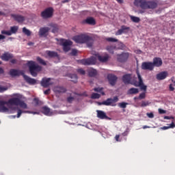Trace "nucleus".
Wrapping results in <instances>:
<instances>
[{
    "label": "nucleus",
    "instance_id": "f03ea898",
    "mask_svg": "<svg viewBox=\"0 0 175 175\" xmlns=\"http://www.w3.org/2000/svg\"><path fill=\"white\" fill-rule=\"evenodd\" d=\"M73 40L76 43H86L88 47H92V44H94V39L92 37L88 36L86 34H81L73 38Z\"/></svg>",
    "mask_w": 175,
    "mask_h": 175
},
{
    "label": "nucleus",
    "instance_id": "8fccbe9b",
    "mask_svg": "<svg viewBox=\"0 0 175 175\" xmlns=\"http://www.w3.org/2000/svg\"><path fill=\"white\" fill-rule=\"evenodd\" d=\"M146 98V93H141L139 96V99H144Z\"/></svg>",
    "mask_w": 175,
    "mask_h": 175
},
{
    "label": "nucleus",
    "instance_id": "bb28decb",
    "mask_svg": "<svg viewBox=\"0 0 175 175\" xmlns=\"http://www.w3.org/2000/svg\"><path fill=\"white\" fill-rule=\"evenodd\" d=\"M42 110L43 114H44L45 116H52L53 114V112H51L49 107H46V106L42 107Z\"/></svg>",
    "mask_w": 175,
    "mask_h": 175
},
{
    "label": "nucleus",
    "instance_id": "a211bd4d",
    "mask_svg": "<svg viewBox=\"0 0 175 175\" xmlns=\"http://www.w3.org/2000/svg\"><path fill=\"white\" fill-rule=\"evenodd\" d=\"M11 17H12L15 21H17V23H23V21H25V16L23 15L12 14Z\"/></svg>",
    "mask_w": 175,
    "mask_h": 175
},
{
    "label": "nucleus",
    "instance_id": "49530a36",
    "mask_svg": "<svg viewBox=\"0 0 175 175\" xmlns=\"http://www.w3.org/2000/svg\"><path fill=\"white\" fill-rule=\"evenodd\" d=\"M148 105H150V103H148V101H142L141 104V107H146V106H148Z\"/></svg>",
    "mask_w": 175,
    "mask_h": 175
},
{
    "label": "nucleus",
    "instance_id": "5fc2aeb1",
    "mask_svg": "<svg viewBox=\"0 0 175 175\" xmlns=\"http://www.w3.org/2000/svg\"><path fill=\"white\" fill-rule=\"evenodd\" d=\"M164 120H174L173 116H164Z\"/></svg>",
    "mask_w": 175,
    "mask_h": 175
},
{
    "label": "nucleus",
    "instance_id": "f704fd0d",
    "mask_svg": "<svg viewBox=\"0 0 175 175\" xmlns=\"http://www.w3.org/2000/svg\"><path fill=\"white\" fill-rule=\"evenodd\" d=\"M17 31H18V27L14 26L10 27V31L11 32V35H12V33H16Z\"/></svg>",
    "mask_w": 175,
    "mask_h": 175
},
{
    "label": "nucleus",
    "instance_id": "a878e982",
    "mask_svg": "<svg viewBox=\"0 0 175 175\" xmlns=\"http://www.w3.org/2000/svg\"><path fill=\"white\" fill-rule=\"evenodd\" d=\"M50 31V28L49 27H41L39 31L40 36H46V33Z\"/></svg>",
    "mask_w": 175,
    "mask_h": 175
},
{
    "label": "nucleus",
    "instance_id": "f257e3e1",
    "mask_svg": "<svg viewBox=\"0 0 175 175\" xmlns=\"http://www.w3.org/2000/svg\"><path fill=\"white\" fill-rule=\"evenodd\" d=\"M10 75L12 77H18V76H23L24 79L29 84H31V85L36 84V79H32V78L28 77V75H26L24 73L23 70H16V69L12 68L11 70H10Z\"/></svg>",
    "mask_w": 175,
    "mask_h": 175
},
{
    "label": "nucleus",
    "instance_id": "9d476101",
    "mask_svg": "<svg viewBox=\"0 0 175 175\" xmlns=\"http://www.w3.org/2000/svg\"><path fill=\"white\" fill-rule=\"evenodd\" d=\"M143 70H154V64L151 62H144L141 66Z\"/></svg>",
    "mask_w": 175,
    "mask_h": 175
},
{
    "label": "nucleus",
    "instance_id": "393cba45",
    "mask_svg": "<svg viewBox=\"0 0 175 175\" xmlns=\"http://www.w3.org/2000/svg\"><path fill=\"white\" fill-rule=\"evenodd\" d=\"M96 57L97 58V59H98V61L100 62H107V61H109V56L108 55H105V56H102L99 54L96 55Z\"/></svg>",
    "mask_w": 175,
    "mask_h": 175
},
{
    "label": "nucleus",
    "instance_id": "bf43d9fd",
    "mask_svg": "<svg viewBox=\"0 0 175 175\" xmlns=\"http://www.w3.org/2000/svg\"><path fill=\"white\" fill-rule=\"evenodd\" d=\"M170 126L169 128H175V124H174V122H172L170 124H169Z\"/></svg>",
    "mask_w": 175,
    "mask_h": 175
},
{
    "label": "nucleus",
    "instance_id": "864d4df0",
    "mask_svg": "<svg viewBox=\"0 0 175 175\" xmlns=\"http://www.w3.org/2000/svg\"><path fill=\"white\" fill-rule=\"evenodd\" d=\"M102 88H95L94 89V91H95L96 92H100L101 91H102Z\"/></svg>",
    "mask_w": 175,
    "mask_h": 175
},
{
    "label": "nucleus",
    "instance_id": "0e129e2a",
    "mask_svg": "<svg viewBox=\"0 0 175 175\" xmlns=\"http://www.w3.org/2000/svg\"><path fill=\"white\" fill-rule=\"evenodd\" d=\"M5 73V71L3 70V68H0V75H3Z\"/></svg>",
    "mask_w": 175,
    "mask_h": 175
},
{
    "label": "nucleus",
    "instance_id": "aec40b11",
    "mask_svg": "<svg viewBox=\"0 0 175 175\" xmlns=\"http://www.w3.org/2000/svg\"><path fill=\"white\" fill-rule=\"evenodd\" d=\"M82 24H88V25H95L96 24V21L92 16L88 17L86 19L82 21Z\"/></svg>",
    "mask_w": 175,
    "mask_h": 175
},
{
    "label": "nucleus",
    "instance_id": "20e7f679",
    "mask_svg": "<svg viewBox=\"0 0 175 175\" xmlns=\"http://www.w3.org/2000/svg\"><path fill=\"white\" fill-rule=\"evenodd\" d=\"M27 66L29 68L30 75H31L33 77H36V76H38V73L39 72H42V66H39L33 61H29L27 62Z\"/></svg>",
    "mask_w": 175,
    "mask_h": 175
},
{
    "label": "nucleus",
    "instance_id": "09e8293b",
    "mask_svg": "<svg viewBox=\"0 0 175 175\" xmlns=\"http://www.w3.org/2000/svg\"><path fill=\"white\" fill-rule=\"evenodd\" d=\"M5 91H8V88L0 85V92H5Z\"/></svg>",
    "mask_w": 175,
    "mask_h": 175
},
{
    "label": "nucleus",
    "instance_id": "69168bd1",
    "mask_svg": "<svg viewBox=\"0 0 175 175\" xmlns=\"http://www.w3.org/2000/svg\"><path fill=\"white\" fill-rule=\"evenodd\" d=\"M122 136H128V131H124V132L122 133Z\"/></svg>",
    "mask_w": 175,
    "mask_h": 175
},
{
    "label": "nucleus",
    "instance_id": "37998d69",
    "mask_svg": "<svg viewBox=\"0 0 175 175\" xmlns=\"http://www.w3.org/2000/svg\"><path fill=\"white\" fill-rule=\"evenodd\" d=\"M66 100L68 103H73V101L75 100V97L70 96L67 97Z\"/></svg>",
    "mask_w": 175,
    "mask_h": 175
},
{
    "label": "nucleus",
    "instance_id": "6e6d98bb",
    "mask_svg": "<svg viewBox=\"0 0 175 175\" xmlns=\"http://www.w3.org/2000/svg\"><path fill=\"white\" fill-rule=\"evenodd\" d=\"M147 116L149 118H154V113H148Z\"/></svg>",
    "mask_w": 175,
    "mask_h": 175
},
{
    "label": "nucleus",
    "instance_id": "c03bdc74",
    "mask_svg": "<svg viewBox=\"0 0 175 175\" xmlns=\"http://www.w3.org/2000/svg\"><path fill=\"white\" fill-rule=\"evenodd\" d=\"M1 33L3 35H8V36H12V32L10 31L3 30L1 31Z\"/></svg>",
    "mask_w": 175,
    "mask_h": 175
},
{
    "label": "nucleus",
    "instance_id": "774afa93",
    "mask_svg": "<svg viewBox=\"0 0 175 175\" xmlns=\"http://www.w3.org/2000/svg\"><path fill=\"white\" fill-rule=\"evenodd\" d=\"M0 16H6V14L3 12L0 11Z\"/></svg>",
    "mask_w": 175,
    "mask_h": 175
},
{
    "label": "nucleus",
    "instance_id": "1a4fd4ad",
    "mask_svg": "<svg viewBox=\"0 0 175 175\" xmlns=\"http://www.w3.org/2000/svg\"><path fill=\"white\" fill-rule=\"evenodd\" d=\"M80 64L82 65H95L96 64V57H91L88 59H83L79 60Z\"/></svg>",
    "mask_w": 175,
    "mask_h": 175
},
{
    "label": "nucleus",
    "instance_id": "72a5a7b5",
    "mask_svg": "<svg viewBox=\"0 0 175 175\" xmlns=\"http://www.w3.org/2000/svg\"><path fill=\"white\" fill-rule=\"evenodd\" d=\"M50 27H51L52 29V32L53 33H57L58 32V25L55 24H51Z\"/></svg>",
    "mask_w": 175,
    "mask_h": 175
},
{
    "label": "nucleus",
    "instance_id": "a19ab883",
    "mask_svg": "<svg viewBox=\"0 0 175 175\" xmlns=\"http://www.w3.org/2000/svg\"><path fill=\"white\" fill-rule=\"evenodd\" d=\"M106 41L111 42V43H116V42H118V40L116 38H107Z\"/></svg>",
    "mask_w": 175,
    "mask_h": 175
},
{
    "label": "nucleus",
    "instance_id": "b1692460",
    "mask_svg": "<svg viewBox=\"0 0 175 175\" xmlns=\"http://www.w3.org/2000/svg\"><path fill=\"white\" fill-rule=\"evenodd\" d=\"M167 77V72L163 71L157 75L156 79L157 80H165Z\"/></svg>",
    "mask_w": 175,
    "mask_h": 175
},
{
    "label": "nucleus",
    "instance_id": "4d7b16f0",
    "mask_svg": "<svg viewBox=\"0 0 175 175\" xmlns=\"http://www.w3.org/2000/svg\"><path fill=\"white\" fill-rule=\"evenodd\" d=\"M169 90L170 91H174V88H173V84H170Z\"/></svg>",
    "mask_w": 175,
    "mask_h": 175
},
{
    "label": "nucleus",
    "instance_id": "603ef678",
    "mask_svg": "<svg viewBox=\"0 0 175 175\" xmlns=\"http://www.w3.org/2000/svg\"><path fill=\"white\" fill-rule=\"evenodd\" d=\"M71 55H77V50L76 49H72V51H71Z\"/></svg>",
    "mask_w": 175,
    "mask_h": 175
},
{
    "label": "nucleus",
    "instance_id": "39448f33",
    "mask_svg": "<svg viewBox=\"0 0 175 175\" xmlns=\"http://www.w3.org/2000/svg\"><path fill=\"white\" fill-rule=\"evenodd\" d=\"M8 103L14 106H20L21 109H28V105L25 102L21 100V99L14 97L8 100Z\"/></svg>",
    "mask_w": 175,
    "mask_h": 175
},
{
    "label": "nucleus",
    "instance_id": "680f3d73",
    "mask_svg": "<svg viewBox=\"0 0 175 175\" xmlns=\"http://www.w3.org/2000/svg\"><path fill=\"white\" fill-rule=\"evenodd\" d=\"M11 64H16L17 62V59H11L10 60Z\"/></svg>",
    "mask_w": 175,
    "mask_h": 175
},
{
    "label": "nucleus",
    "instance_id": "c9c22d12",
    "mask_svg": "<svg viewBox=\"0 0 175 175\" xmlns=\"http://www.w3.org/2000/svg\"><path fill=\"white\" fill-rule=\"evenodd\" d=\"M33 102H34L36 106H40V105H43V103L40 100H39V98H35L33 99Z\"/></svg>",
    "mask_w": 175,
    "mask_h": 175
},
{
    "label": "nucleus",
    "instance_id": "052dcab7",
    "mask_svg": "<svg viewBox=\"0 0 175 175\" xmlns=\"http://www.w3.org/2000/svg\"><path fill=\"white\" fill-rule=\"evenodd\" d=\"M161 129H162L163 131H166V129H170V127L164 126L163 127H161Z\"/></svg>",
    "mask_w": 175,
    "mask_h": 175
},
{
    "label": "nucleus",
    "instance_id": "9b49d317",
    "mask_svg": "<svg viewBox=\"0 0 175 175\" xmlns=\"http://www.w3.org/2000/svg\"><path fill=\"white\" fill-rule=\"evenodd\" d=\"M5 105H10V103H9V101L0 100V112L6 113L9 111V109L5 106Z\"/></svg>",
    "mask_w": 175,
    "mask_h": 175
},
{
    "label": "nucleus",
    "instance_id": "0eeeda50",
    "mask_svg": "<svg viewBox=\"0 0 175 175\" xmlns=\"http://www.w3.org/2000/svg\"><path fill=\"white\" fill-rule=\"evenodd\" d=\"M139 83L137 81H135V83H131L132 85H135V87H140L141 90H143L144 91H147V85H144L143 83V79H142V75H140V73L139 72H137Z\"/></svg>",
    "mask_w": 175,
    "mask_h": 175
},
{
    "label": "nucleus",
    "instance_id": "2eb2a0df",
    "mask_svg": "<svg viewBox=\"0 0 175 175\" xmlns=\"http://www.w3.org/2000/svg\"><path fill=\"white\" fill-rule=\"evenodd\" d=\"M129 27L122 25L121 26L120 29L116 31V36H118L120 35H122V33H128L129 32Z\"/></svg>",
    "mask_w": 175,
    "mask_h": 175
},
{
    "label": "nucleus",
    "instance_id": "a18cd8bd",
    "mask_svg": "<svg viewBox=\"0 0 175 175\" xmlns=\"http://www.w3.org/2000/svg\"><path fill=\"white\" fill-rule=\"evenodd\" d=\"M79 73V75H85V71L83 68H79L77 70Z\"/></svg>",
    "mask_w": 175,
    "mask_h": 175
},
{
    "label": "nucleus",
    "instance_id": "c85d7f7f",
    "mask_svg": "<svg viewBox=\"0 0 175 175\" xmlns=\"http://www.w3.org/2000/svg\"><path fill=\"white\" fill-rule=\"evenodd\" d=\"M23 113H29L31 114H38V112L36 111H22L20 109H18V113H17V118H20V117H21V114H23Z\"/></svg>",
    "mask_w": 175,
    "mask_h": 175
},
{
    "label": "nucleus",
    "instance_id": "412c9836",
    "mask_svg": "<svg viewBox=\"0 0 175 175\" xmlns=\"http://www.w3.org/2000/svg\"><path fill=\"white\" fill-rule=\"evenodd\" d=\"M13 57V54L9 52H5L1 56L2 61H5L6 62H8V61H10Z\"/></svg>",
    "mask_w": 175,
    "mask_h": 175
},
{
    "label": "nucleus",
    "instance_id": "473e14b6",
    "mask_svg": "<svg viewBox=\"0 0 175 175\" xmlns=\"http://www.w3.org/2000/svg\"><path fill=\"white\" fill-rule=\"evenodd\" d=\"M69 77L71 79L72 83H77V75L76 74H70Z\"/></svg>",
    "mask_w": 175,
    "mask_h": 175
},
{
    "label": "nucleus",
    "instance_id": "338daca9",
    "mask_svg": "<svg viewBox=\"0 0 175 175\" xmlns=\"http://www.w3.org/2000/svg\"><path fill=\"white\" fill-rule=\"evenodd\" d=\"M115 139H116V142H118V139H120V135H116L115 137Z\"/></svg>",
    "mask_w": 175,
    "mask_h": 175
},
{
    "label": "nucleus",
    "instance_id": "ea45409f",
    "mask_svg": "<svg viewBox=\"0 0 175 175\" xmlns=\"http://www.w3.org/2000/svg\"><path fill=\"white\" fill-rule=\"evenodd\" d=\"M100 98V94L98 93H93L91 95V99H99Z\"/></svg>",
    "mask_w": 175,
    "mask_h": 175
},
{
    "label": "nucleus",
    "instance_id": "3c124183",
    "mask_svg": "<svg viewBox=\"0 0 175 175\" xmlns=\"http://www.w3.org/2000/svg\"><path fill=\"white\" fill-rule=\"evenodd\" d=\"M159 114H166V110L160 108L159 109Z\"/></svg>",
    "mask_w": 175,
    "mask_h": 175
},
{
    "label": "nucleus",
    "instance_id": "cd10ccee",
    "mask_svg": "<svg viewBox=\"0 0 175 175\" xmlns=\"http://www.w3.org/2000/svg\"><path fill=\"white\" fill-rule=\"evenodd\" d=\"M139 94V89L131 88L127 91V95H136Z\"/></svg>",
    "mask_w": 175,
    "mask_h": 175
},
{
    "label": "nucleus",
    "instance_id": "6ab92c4d",
    "mask_svg": "<svg viewBox=\"0 0 175 175\" xmlns=\"http://www.w3.org/2000/svg\"><path fill=\"white\" fill-rule=\"evenodd\" d=\"M51 80V78H43L40 83L42 87H44V88H47V87L49 85H52L53 83L50 82Z\"/></svg>",
    "mask_w": 175,
    "mask_h": 175
},
{
    "label": "nucleus",
    "instance_id": "4468645a",
    "mask_svg": "<svg viewBox=\"0 0 175 175\" xmlns=\"http://www.w3.org/2000/svg\"><path fill=\"white\" fill-rule=\"evenodd\" d=\"M67 90L66 88L61 85H57L53 88V92L55 94H65Z\"/></svg>",
    "mask_w": 175,
    "mask_h": 175
},
{
    "label": "nucleus",
    "instance_id": "e2e57ef3",
    "mask_svg": "<svg viewBox=\"0 0 175 175\" xmlns=\"http://www.w3.org/2000/svg\"><path fill=\"white\" fill-rule=\"evenodd\" d=\"M5 38H6V36L2 34H0V40H3V39H5Z\"/></svg>",
    "mask_w": 175,
    "mask_h": 175
},
{
    "label": "nucleus",
    "instance_id": "6e6552de",
    "mask_svg": "<svg viewBox=\"0 0 175 175\" xmlns=\"http://www.w3.org/2000/svg\"><path fill=\"white\" fill-rule=\"evenodd\" d=\"M118 96H116L113 98H107L106 100L103 101V105H104V106H112L113 107H114L117 106V102H118Z\"/></svg>",
    "mask_w": 175,
    "mask_h": 175
},
{
    "label": "nucleus",
    "instance_id": "de8ad7c7",
    "mask_svg": "<svg viewBox=\"0 0 175 175\" xmlns=\"http://www.w3.org/2000/svg\"><path fill=\"white\" fill-rule=\"evenodd\" d=\"M74 94H75V95H77L78 96H88V95H87V93H85V92L82 93V94L74 92Z\"/></svg>",
    "mask_w": 175,
    "mask_h": 175
},
{
    "label": "nucleus",
    "instance_id": "7c9ffc66",
    "mask_svg": "<svg viewBox=\"0 0 175 175\" xmlns=\"http://www.w3.org/2000/svg\"><path fill=\"white\" fill-rule=\"evenodd\" d=\"M98 72L96 71V70L94 69V68H91L88 70V75L90 77H95V76H96Z\"/></svg>",
    "mask_w": 175,
    "mask_h": 175
},
{
    "label": "nucleus",
    "instance_id": "4c0bfd02",
    "mask_svg": "<svg viewBox=\"0 0 175 175\" xmlns=\"http://www.w3.org/2000/svg\"><path fill=\"white\" fill-rule=\"evenodd\" d=\"M131 21H133V23H140V18H139V17H137V16H131Z\"/></svg>",
    "mask_w": 175,
    "mask_h": 175
},
{
    "label": "nucleus",
    "instance_id": "c756f323",
    "mask_svg": "<svg viewBox=\"0 0 175 175\" xmlns=\"http://www.w3.org/2000/svg\"><path fill=\"white\" fill-rule=\"evenodd\" d=\"M46 54L51 58H55V57H58V53H57L55 51H46Z\"/></svg>",
    "mask_w": 175,
    "mask_h": 175
},
{
    "label": "nucleus",
    "instance_id": "e433bc0d",
    "mask_svg": "<svg viewBox=\"0 0 175 175\" xmlns=\"http://www.w3.org/2000/svg\"><path fill=\"white\" fill-rule=\"evenodd\" d=\"M23 32L25 33V35H27V36H31V31L29 29H27V27L23 28Z\"/></svg>",
    "mask_w": 175,
    "mask_h": 175
},
{
    "label": "nucleus",
    "instance_id": "f8f14e48",
    "mask_svg": "<svg viewBox=\"0 0 175 175\" xmlns=\"http://www.w3.org/2000/svg\"><path fill=\"white\" fill-rule=\"evenodd\" d=\"M128 58H129V53H123L120 55H118L117 59L118 62H126L128 60Z\"/></svg>",
    "mask_w": 175,
    "mask_h": 175
},
{
    "label": "nucleus",
    "instance_id": "79ce46f5",
    "mask_svg": "<svg viewBox=\"0 0 175 175\" xmlns=\"http://www.w3.org/2000/svg\"><path fill=\"white\" fill-rule=\"evenodd\" d=\"M118 106L121 109H126V106H128V103H125V102L120 103L118 104Z\"/></svg>",
    "mask_w": 175,
    "mask_h": 175
},
{
    "label": "nucleus",
    "instance_id": "5701e85b",
    "mask_svg": "<svg viewBox=\"0 0 175 175\" xmlns=\"http://www.w3.org/2000/svg\"><path fill=\"white\" fill-rule=\"evenodd\" d=\"M72 41H65L63 42L62 46H63V50L65 51V53H68L69 50H70V46H72Z\"/></svg>",
    "mask_w": 175,
    "mask_h": 175
},
{
    "label": "nucleus",
    "instance_id": "4be33fe9",
    "mask_svg": "<svg viewBox=\"0 0 175 175\" xmlns=\"http://www.w3.org/2000/svg\"><path fill=\"white\" fill-rule=\"evenodd\" d=\"M152 64L153 65V68H155V66L157 68H159L160 66H162V59H161V57H154Z\"/></svg>",
    "mask_w": 175,
    "mask_h": 175
},
{
    "label": "nucleus",
    "instance_id": "13d9d810",
    "mask_svg": "<svg viewBox=\"0 0 175 175\" xmlns=\"http://www.w3.org/2000/svg\"><path fill=\"white\" fill-rule=\"evenodd\" d=\"M44 95H49L50 94V89H48L44 92Z\"/></svg>",
    "mask_w": 175,
    "mask_h": 175
},
{
    "label": "nucleus",
    "instance_id": "7ed1b4c3",
    "mask_svg": "<svg viewBox=\"0 0 175 175\" xmlns=\"http://www.w3.org/2000/svg\"><path fill=\"white\" fill-rule=\"evenodd\" d=\"M134 5L140 6L142 9H155L158 3L155 1H146V0H135Z\"/></svg>",
    "mask_w": 175,
    "mask_h": 175
},
{
    "label": "nucleus",
    "instance_id": "423d86ee",
    "mask_svg": "<svg viewBox=\"0 0 175 175\" xmlns=\"http://www.w3.org/2000/svg\"><path fill=\"white\" fill-rule=\"evenodd\" d=\"M40 16L44 20L51 18L54 16V8L53 7L46 8L41 12Z\"/></svg>",
    "mask_w": 175,
    "mask_h": 175
},
{
    "label": "nucleus",
    "instance_id": "f3484780",
    "mask_svg": "<svg viewBox=\"0 0 175 175\" xmlns=\"http://www.w3.org/2000/svg\"><path fill=\"white\" fill-rule=\"evenodd\" d=\"M96 113H97V117L98 118H100V120H111V118L107 116V115H106V113L103 111L96 110Z\"/></svg>",
    "mask_w": 175,
    "mask_h": 175
},
{
    "label": "nucleus",
    "instance_id": "2f4dec72",
    "mask_svg": "<svg viewBox=\"0 0 175 175\" xmlns=\"http://www.w3.org/2000/svg\"><path fill=\"white\" fill-rule=\"evenodd\" d=\"M107 50L111 54H114V50H117V46H107Z\"/></svg>",
    "mask_w": 175,
    "mask_h": 175
},
{
    "label": "nucleus",
    "instance_id": "58836bf2",
    "mask_svg": "<svg viewBox=\"0 0 175 175\" xmlns=\"http://www.w3.org/2000/svg\"><path fill=\"white\" fill-rule=\"evenodd\" d=\"M37 61L41 65H44V66H46L47 64H46V62L43 60V59L40 58V57H37Z\"/></svg>",
    "mask_w": 175,
    "mask_h": 175
},
{
    "label": "nucleus",
    "instance_id": "ddd939ff",
    "mask_svg": "<svg viewBox=\"0 0 175 175\" xmlns=\"http://www.w3.org/2000/svg\"><path fill=\"white\" fill-rule=\"evenodd\" d=\"M107 79L109 84L112 86L116 85V83H117L118 77L117 76L113 74H109L107 75Z\"/></svg>",
    "mask_w": 175,
    "mask_h": 175
},
{
    "label": "nucleus",
    "instance_id": "dca6fc26",
    "mask_svg": "<svg viewBox=\"0 0 175 175\" xmlns=\"http://www.w3.org/2000/svg\"><path fill=\"white\" fill-rule=\"evenodd\" d=\"M132 75L126 74L122 77V81L124 84H132V83H135V81H131Z\"/></svg>",
    "mask_w": 175,
    "mask_h": 175
}]
</instances>
